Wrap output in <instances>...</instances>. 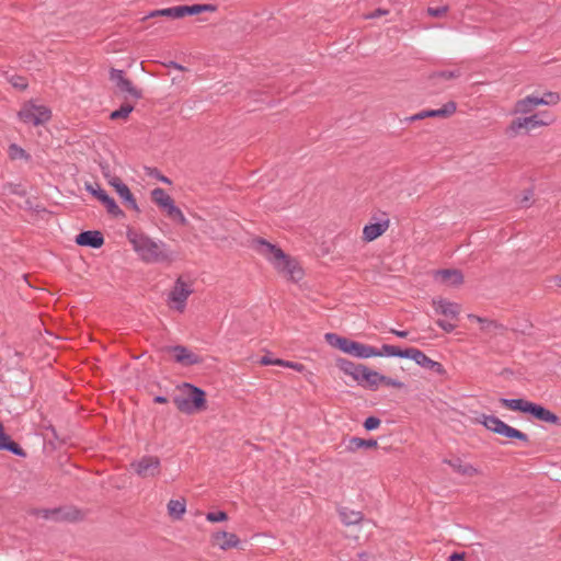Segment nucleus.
<instances>
[{
	"label": "nucleus",
	"mask_w": 561,
	"mask_h": 561,
	"mask_svg": "<svg viewBox=\"0 0 561 561\" xmlns=\"http://www.w3.org/2000/svg\"><path fill=\"white\" fill-rule=\"evenodd\" d=\"M449 561H465V554L463 553H453L449 557Z\"/></svg>",
	"instance_id": "nucleus-49"
},
{
	"label": "nucleus",
	"mask_w": 561,
	"mask_h": 561,
	"mask_svg": "<svg viewBox=\"0 0 561 561\" xmlns=\"http://www.w3.org/2000/svg\"><path fill=\"white\" fill-rule=\"evenodd\" d=\"M437 325L443 329L445 332H451L456 329V324L445 321V320H437Z\"/></svg>",
	"instance_id": "nucleus-45"
},
{
	"label": "nucleus",
	"mask_w": 561,
	"mask_h": 561,
	"mask_svg": "<svg viewBox=\"0 0 561 561\" xmlns=\"http://www.w3.org/2000/svg\"><path fill=\"white\" fill-rule=\"evenodd\" d=\"M472 422L481 424L492 433L501 435L507 439H518L525 443L528 442V437L525 433L512 427L496 416L481 414L474 417Z\"/></svg>",
	"instance_id": "nucleus-8"
},
{
	"label": "nucleus",
	"mask_w": 561,
	"mask_h": 561,
	"mask_svg": "<svg viewBox=\"0 0 561 561\" xmlns=\"http://www.w3.org/2000/svg\"><path fill=\"white\" fill-rule=\"evenodd\" d=\"M107 183L114 188L127 208L136 211L139 210L136 198L129 187L118 176H110Z\"/></svg>",
	"instance_id": "nucleus-17"
},
{
	"label": "nucleus",
	"mask_w": 561,
	"mask_h": 561,
	"mask_svg": "<svg viewBox=\"0 0 561 561\" xmlns=\"http://www.w3.org/2000/svg\"><path fill=\"white\" fill-rule=\"evenodd\" d=\"M295 362L284 360L280 359L278 363V366L286 367V368H293Z\"/></svg>",
	"instance_id": "nucleus-50"
},
{
	"label": "nucleus",
	"mask_w": 561,
	"mask_h": 561,
	"mask_svg": "<svg viewBox=\"0 0 561 561\" xmlns=\"http://www.w3.org/2000/svg\"><path fill=\"white\" fill-rule=\"evenodd\" d=\"M388 13H389V11H388V10H385V9H377V10H375L374 12L366 14L364 18H365L366 20L377 19V18H380V16L387 15Z\"/></svg>",
	"instance_id": "nucleus-46"
},
{
	"label": "nucleus",
	"mask_w": 561,
	"mask_h": 561,
	"mask_svg": "<svg viewBox=\"0 0 561 561\" xmlns=\"http://www.w3.org/2000/svg\"><path fill=\"white\" fill-rule=\"evenodd\" d=\"M58 518L67 519V520H77L82 517L80 511L75 508L62 510L58 512Z\"/></svg>",
	"instance_id": "nucleus-38"
},
{
	"label": "nucleus",
	"mask_w": 561,
	"mask_h": 561,
	"mask_svg": "<svg viewBox=\"0 0 561 561\" xmlns=\"http://www.w3.org/2000/svg\"><path fill=\"white\" fill-rule=\"evenodd\" d=\"M154 402H157V403H165L167 402V398H164V397H156L154 398Z\"/></svg>",
	"instance_id": "nucleus-55"
},
{
	"label": "nucleus",
	"mask_w": 561,
	"mask_h": 561,
	"mask_svg": "<svg viewBox=\"0 0 561 561\" xmlns=\"http://www.w3.org/2000/svg\"><path fill=\"white\" fill-rule=\"evenodd\" d=\"M10 82L14 88L20 90H24L27 87V82L23 77H13Z\"/></svg>",
	"instance_id": "nucleus-43"
},
{
	"label": "nucleus",
	"mask_w": 561,
	"mask_h": 561,
	"mask_svg": "<svg viewBox=\"0 0 561 561\" xmlns=\"http://www.w3.org/2000/svg\"><path fill=\"white\" fill-rule=\"evenodd\" d=\"M84 187L100 203L103 204V206L106 208L108 214H111L114 217L124 216L123 210L118 207V205L115 203V201L110 195H107V193L99 184L85 183Z\"/></svg>",
	"instance_id": "nucleus-15"
},
{
	"label": "nucleus",
	"mask_w": 561,
	"mask_h": 561,
	"mask_svg": "<svg viewBox=\"0 0 561 561\" xmlns=\"http://www.w3.org/2000/svg\"><path fill=\"white\" fill-rule=\"evenodd\" d=\"M324 339L331 346L357 358H371L379 355L376 347L340 336L336 333H325Z\"/></svg>",
	"instance_id": "nucleus-5"
},
{
	"label": "nucleus",
	"mask_w": 561,
	"mask_h": 561,
	"mask_svg": "<svg viewBox=\"0 0 561 561\" xmlns=\"http://www.w3.org/2000/svg\"><path fill=\"white\" fill-rule=\"evenodd\" d=\"M209 543L213 548L228 551L232 549H241L242 541L234 533L225 529H216L209 537Z\"/></svg>",
	"instance_id": "nucleus-14"
},
{
	"label": "nucleus",
	"mask_w": 561,
	"mask_h": 561,
	"mask_svg": "<svg viewBox=\"0 0 561 561\" xmlns=\"http://www.w3.org/2000/svg\"><path fill=\"white\" fill-rule=\"evenodd\" d=\"M164 350L173 355L176 363L183 366H192L202 363V358L197 354L184 346H168Z\"/></svg>",
	"instance_id": "nucleus-20"
},
{
	"label": "nucleus",
	"mask_w": 561,
	"mask_h": 561,
	"mask_svg": "<svg viewBox=\"0 0 561 561\" xmlns=\"http://www.w3.org/2000/svg\"><path fill=\"white\" fill-rule=\"evenodd\" d=\"M444 463L448 465L456 473L462 477L473 478L481 473L478 468L459 457L446 458L444 459Z\"/></svg>",
	"instance_id": "nucleus-21"
},
{
	"label": "nucleus",
	"mask_w": 561,
	"mask_h": 561,
	"mask_svg": "<svg viewBox=\"0 0 561 561\" xmlns=\"http://www.w3.org/2000/svg\"><path fill=\"white\" fill-rule=\"evenodd\" d=\"M468 319L478 323L480 325V330L483 332H486V333L492 332L499 328V325L495 321L488 319V318H482V317L470 313V314H468Z\"/></svg>",
	"instance_id": "nucleus-30"
},
{
	"label": "nucleus",
	"mask_w": 561,
	"mask_h": 561,
	"mask_svg": "<svg viewBox=\"0 0 561 561\" xmlns=\"http://www.w3.org/2000/svg\"><path fill=\"white\" fill-rule=\"evenodd\" d=\"M378 353H379V355L377 357L393 356V357L407 358L408 348L402 351L393 345H383L381 347V350H378Z\"/></svg>",
	"instance_id": "nucleus-33"
},
{
	"label": "nucleus",
	"mask_w": 561,
	"mask_h": 561,
	"mask_svg": "<svg viewBox=\"0 0 561 561\" xmlns=\"http://www.w3.org/2000/svg\"><path fill=\"white\" fill-rule=\"evenodd\" d=\"M133 472L141 479H156L162 472L161 460L154 455H144L130 462Z\"/></svg>",
	"instance_id": "nucleus-11"
},
{
	"label": "nucleus",
	"mask_w": 561,
	"mask_h": 561,
	"mask_svg": "<svg viewBox=\"0 0 561 561\" xmlns=\"http://www.w3.org/2000/svg\"><path fill=\"white\" fill-rule=\"evenodd\" d=\"M432 306L437 314L444 316L450 320H457L462 310L460 304L445 298L433 299Z\"/></svg>",
	"instance_id": "nucleus-18"
},
{
	"label": "nucleus",
	"mask_w": 561,
	"mask_h": 561,
	"mask_svg": "<svg viewBox=\"0 0 561 561\" xmlns=\"http://www.w3.org/2000/svg\"><path fill=\"white\" fill-rule=\"evenodd\" d=\"M336 366L341 371H343L345 375H348L353 378L354 381H357L359 374L364 367L362 364H355L348 359L345 358H339L336 360Z\"/></svg>",
	"instance_id": "nucleus-27"
},
{
	"label": "nucleus",
	"mask_w": 561,
	"mask_h": 561,
	"mask_svg": "<svg viewBox=\"0 0 561 561\" xmlns=\"http://www.w3.org/2000/svg\"><path fill=\"white\" fill-rule=\"evenodd\" d=\"M76 242L79 245L100 248L104 243V239L99 231H84L77 236Z\"/></svg>",
	"instance_id": "nucleus-25"
},
{
	"label": "nucleus",
	"mask_w": 561,
	"mask_h": 561,
	"mask_svg": "<svg viewBox=\"0 0 561 561\" xmlns=\"http://www.w3.org/2000/svg\"><path fill=\"white\" fill-rule=\"evenodd\" d=\"M217 7L210 3L206 4H193V5H176L160 10L151 11L148 15L144 16L141 21H147L153 18H170V19H182L186 15H196L203 12H215Z\"/></svg>",
	"instance_id": "nucleus-9"
},
{
	"label": "nucleus",
	"mask_w": 561,
	"mask_h": 561,
	"mask_svg": "<svg viewBox=\"0 0 561 561\" xmlns=\"http://www.w3.org/2000/svg\"><path fill=\"white\" fill-rule=\"evenodd\" d=\"M500 404L511 411L522 412L525 414H530L536 420L547 422V423H557L558 416L545 409L543 407L533 403L525 399H500Z\"/></svg>",
	"instance_id": "nucleus-6"
},
{
	"label": "nucleus",
	"mask_w": 561,
	"mask_h": 561,
	"mask_svg": "<svg viewBox=\"0 0 561 561\" xmlns=\"http://www.w3.org/2000/svg\"><path fill=\"white\" fill-rule=\"evenodd\" d=\"M170 67H172L174 69H178V70H181V71L185 70V68L183 66H181V65H179L176 62H171Z\"/></svg>",
	"instance_id": "nucleus-53"
},
{
	"label": "nucleus",
	"mask_w": 561,
	"mask_h": 561,
	"mask_svg": "<svg viewBox=\"0 0 561 561\" xmlns=\"http://www.w3.org/2000/svg\"><path fill=\"white\" fill-rule=\"evenodd\" d=\"M448 11H449L448 5H442V7H438V8L428 7L427 10H426V13L430 16L442 19V18H445L447 15Z\"/></svg>",
	"instance_id": "nucleus-40"
},
{
	"label": "nucleus",
	"mask_w": 561,
	"mask_h": 561,
	"mask_svg": "<svg viewBox=\"0 0 561 561\" xmlns=\"http://www.w3.org/2000/svg\"><path fill=\"white\" fill-rule=\"evenodd\" d=\"M162 211L165 213V215L181 224V225H186L187 220L184 216V214L182 213V210L175 205L174 201L172 199L171 202H169L164 207L160 208Z\"/></svg>",
	"instance_id": "nucleus-29"
},
{
	"label": "nucleus",
	"mask_w": 561,
	"mask_h": 561,
	"mask_svg": "<svg viewBox=\"0 0 561 561\" xmlns=\"http://www.w3.org/2000/svg\"><path fill=\"white\" fill-rule=\"evenodd\" d=\"M192 293L193 283L184 277H179L169 293V307L178 312H183Z\"/></svg>",
	"instance_id": "nucleus-12"
},
{
	"label": "nucleus",
	"mask_w": 561,
	"mask_h": 561,
	"mask_svg": "<svg viewBox=\"0 0 561 561\" xmlns=\"http://www.w3.org/2000/svg\"><path fill=\"white\" fill-rule=\"evenodd\" d=\"M379 425H380V420L378 417H375V416H369L364 422V427L367 431L376 430V428L379 427Z\"/></svg>",
	"instance_id": "nucleus-42"
},
{
	"label": "nucleus",
	"mask_w": 561,
	"mask_h": 561,
	"mask_svg": "<svg viewBox=\"0 0 561 561\" xmlns=\"http://www.w3.org/2000/svg\"><path fill=\"white\" fill-rule=\"evenodd\" d=\"M168 515L173 520H180L186 513V500L184 497L172 499L167 504Z\"/></svg>",
	"instance_id": "nucleus-26"
},
{
	"label": "nucleus",
	"mask_w": 561,
	"mask_h": 561,
	"mask_svg": "<svg viewBox=\"0 0 561 561\" xmlns=\"http://www.w3.org/2000/svg\"><path fill=\"white\" fill-rule=\"evenodd\" d=\"M18 115L23 123L43 125L50 119L51 112L44 105L27 102L23 104Z\"/></svg>",
	"instance_id": "nucleus-13"
},
{
	"label": "nucleus",
	"mask_w": 561,
	"mask_h": 561,
	"mask_svg": "<svg viewBox=\"0 0 561 561\" xmlns=\"http://www.w3.org/2000/svg\"><path fill=\"white\" fill-rule=\"evenodd\" d=\"M389 228V221L366 225L363 229V239L371 242L382 236Z\"/></svg>",
	"instance_id": "nucleus-24"
},
{
	"label": "nucleus",
	"mask_w": 561,
	"mask_h": 561,
	"mask_svg": "<svg viewBox=\"0 0 561 561\" xmlns=\"http://www.w3.org/2000/svg\"><path fill=\"white\" fill-rule=\"evenodd\" d=\"M433 276L438 285L448 288H458L463 283V275L459 270H438Z\"/></svg>",
	"instance_id": "nucleus-19"
},
{
	"label": "nucleus",
	"mask_w": 561,
	"mask_h": 561,
	"mask_svg": "<svg viewBox=\"0 0 561 561\" xmlns=\"http://www.w3.org/2000/svg\"><path fill=\"white\" fill-rule=\"evenodd\" d=\"M390 332L392 334L399 336V337H407L408 336V332L407 331H398V330L391 329Z\"/></svg>",
	"instance_id": "nucleus-51"
},
{
	"label": "nucleus",
	"mask_w": 561,
	"mask_h": 561,
	"mask_svg": "<svg viewBox=\"0 0 561 561\" xmlns=\"http://www.w3.org/2000/svg\"><path fill=\"white\" fill-rule=\"evenodd\" d=\"M407 358H410L414 360L417 365L432 369L435 371H442V365L433 359H431L426 354H424L422 351L411 347L408 348V356Z\"/></svg>",
	"instance_id": "nucleus-23"
},
{
	"label": "nucleus",
	"mask_w": 561,
	"mask_h": 561,
	"mask_svg": "<svg viewBox=\"0 0 561 561\" xmlns=\"http://www.w3.org/2000/svg\"><path fill=\"white\" fill-rule=\"evenodd\" d=\"M428 114V110H424V111H421L416 114H414L411 119L412 121H420V119H424V118H430V115Z\"/></svg>",
	"instance_id": "nucleus-48"
},
{
	"label": "nucleus",
	"mask_w": 561,
	"mask_h": 561,
	"mask_svg": "<svg viewBox=\"0 0 561 561\" xmlns=\"http://www.w3.org/2000/svg\"><path fill=\"white\" fill-rule=\"evenodd\" d=\"M378 442L376 439H364L360 437H351L347 443V450L355 453L359 449H376Z\"/></svg>",
	"instance_id": "nucleus-28"
},
{
	"label": "nucleus",
	"mask_w": 561,
	"mask_h": 561,
	"mask_svg": "<svg viewBox=\"0 0 561 561\" xmlns=\"http://www.w3.org/2000/svg\"><path fill=\"white\" fill-rule=\"evenodd\" d=\"M560 96L556 92H545L542 94L533 93L520 100H518L514 107V114H530L539 105H552L558 104Z\"/></svg>",
	"instance_id": "nucleus-10"
},
{
	"label": "nucleus",
	"mask_w": 561,
	"mask_h": 561,
	"mask_svg": "<svg viewBox=\"0 0 561 561\" xmlns=\"http://www.w3.org/2000/svg\"><path fill=\"white\" fill-rule=\"evenodd\" d=\"M133 110L134 106L131 104H123L118 110L111 113V119H127Z\"/></svg>",
	"instance_id": "nucleus-37"
},
{
	"label": "nucleus",
	"mask_w": 561,
	"mask_h": 561,
	"mask_svg": "<svg viewBox=\"0 0 561 561\" xmlns=\"http://www.w3.org/2000/svg\"><path fill=\"white\" fill-rule=\"evenodd\" d=\"M556 115H550L547 112L534 114L526 117H517L513 119L506 128V135L516 137L522 133H529L536 128L547 126L554 122Z\"/></svg>",
	"instance_id": "nucleus-7"
},
{
	"label": "nucleus",
	"mask_w": 561,
	"mask_h": 561,
	"mask_svg": "<svg viewBox=\"0 0 561 561\" xmlns=\"http://www.w3.org/2000/svg\"><path fill=\"white\" fill-rule=\"evenodd\" d=\"M291 369H294V370H296V371L301 373V371H304V370H305V366H304L302 364H300V363H296V362H295V363H294V366H293V368H291Z\"/></svg>",
	"instance_id": "nucleus-52"
},
{
	"label": "nucleus",
	"mask_w": 561,
	"mask_h": 561,
	"mask_svg": "<svg viewBox=\"0 0 561 561\" xmlns=\"http://www.w3.org/2000/svg\"><path fill=\"white\" fill-rule=\"evenodd\" d=\"M252 248L273 266L277 274L287 280L298 283L304 278L305 271L300 263L278 245L262 238H255L252 241Z\"/></svg>",
	"instance_id": "nucleus-1"
},
{
	"label": "nucleus",
	"mask_w": 561,
	"mask_h": 561,
	"mask_svg": "<svg viewBox=\"0 0 561 561\" xmlns=\"http://www.w3.org/2000/svg\"><path fill=\"white\" fill-rule=\"evenodd\" d=\"M151 199L159 208H162L173 198L163 188L157 187L151 191Z\"/></svg>",
	"instance_id": "nucleus-32"
},
{
	"label": "nucleus",
	"mask_w": 561,
	"mask_h": 561,
	"mask_svg": "<svg viewBox=\"0 0 561 561\" xmlns=\"http://www.w3.org/2000/svg\"><path fill=\"white\" fill-rule=\"evenodd\" d=\"M206 520L209 523H221L228 520V515L224 511L209 512L206 514Z\"/></svg>",
	"instance_id": "nucleus-39"
},
{
	"label": "nucleus",
	"mask_w": 561,
	"mask_h": 561,
	"mask_svg": "<svg viewBox=\"0 0 561 561\" xmlns=\"http://www.w3.org/2000/svg\"><path fill=\"white\" fill-rule=\"evenodd\" d=\"M176 408L186 414H193L206 410V393L204 390L184 383L174 398Z\"/></svg>",
	"instance_id": "nucleus-4"
},
{
	"label": "nucleus",
	"mask_w": 561,
	"mask_h": 561,
	"mask_svg": "<svg viewBox=\"0 0 561 561\" xmlns=\"http://www.w3.org/2000/svg\"><path fill=\"white\" fill-rule=\"evenodd\" d=\"M459 76L457 71H439L433 73L430 79L433 81L434 84H438L442 81H448L456 79Z\"/></svg>",
	"instance_id": "nucleus-36"
},
{
	"label": "nucleus",
	"mask_w": 561,
	"mask_h": 561,
	"mask_svg": "<svg viewBox=\"0 0 561 561\" xmlns=\"http://www.w3.org/2000/svg\"><path fill=\"white\" fill-rule=\"evenodd\" d=\"M280 358H272L271 356H263L260 359L261 365H276L278 366Z\"/></svg>",
	"instance_id": "nucleus-47"
},
{
	"label": "nucleus",
	"mask_w": 561,
	"mask_h": 561,
	"mask_svg": "<svg viewBox=\"0 0 561 561\" xmlns=\"http://www.w3.org/2000/svg\"><path fill=\"white\" fill-rule=\"evenodd\" d=\"M9 156L13 160L27 159L26 152L21 147L16 146V145H11L9 147Z\"/></svg>",
	"instance_id": "nucleus-41"
},
{
	"label": "nucleus",
	"mask_w": 561,
	"mask_h": 561,
	"mask_svg": "<svg viewBox=\"0 0 561 561\" xmlns=\"http://www.w3.org/2000/svg\"><path fill=\"white\" fill-rule=\"evenodd\" d=\"M382 385L385 386H389V387H393V388H398V389H401L404 387V383L397 380V379H392V378H389L387 376H385V380H382Z\"/></svg>",
	"instance_id": "nucleus-44"
},
{
	"label": "nucleus",
	"mask_w": 561,
	"mask_h": 561,
	"mask_svg": "<svg viewBox=\"0 0 561 561\" xmlns=\"http://www.w3.org/2000/svg\"><path fill=\"white\" fill-rule=\"evenodd\" d=\"M342 522L345 525H356L363 519V515L359 512L343 510L340 512Z\"/></svg>",
	"instance_id": "nucleus-34"
},
{
	"label": "nucleus",
	"mask_w": 561,
	"mask_h": 561,
	"mask_svg": "<svg viewBox=\"0 0 561 561\" xmlns=\"http://www.w3.org/2000/svg\"><path fill=\"white\" fill-rule=\"evenodd\" d=\"M129 242L139 257L147 263H170L173 261V254L168 245L162 241H156L152 238L141 233H130Z\"/></svg>",
	"instance_id": "nucleus-3"
},
{
	"label": "nucleus",
	"mask_w": 561,
	"mask_h": 561,
	"mask_svg": "<svg viewBox=\"0 0 561 561\" xmlns=\"http://www.w3.org/2000/svg\"><path fill=\"white\" fill-rule=\"evenodd\" d=\"M110 79L121 93L126 94V98H131L134 100L141 98V91L137 89L128 78L125 77L122 70L112 69L110 72Z\"/></svg>",
	"instance_id": "nucleus-16"
},
{
	"label": "nucleus",
	"mask_w": 561,
	"mask_h": 561,
	"mask_svg": "<svg viewBox=\"0 0 561 561\" xmlns=\"http://www.w3.org/2000/svg\"><path fill=\"white\" fill-rule=\"evenodd\" d=\"M161 181L164 182V183H170V181L167 179V178H161Z\"/></svg>",
	"instance_id": "nucleus-56"
},
{
	"label": "nucleus",
	"mask_w": 561,
	"mask_h": 561,
	"mask_svg": "<svg viewBox=\"0 0 561 561\" xmlns=\"http://www.w3.org/2000/svg\"><path fill=\"white\" fill-rule=\"evenodd\" d=\"M0 449H8L16 455L21 454L19 446L11 442L10 437L4 433L2 426H0Z\"/></svg>",
	"instance_id": "nucleus-35"
},
{
	"label": "nucleus",
	"mask_w": 561,
	"mask_h": 561,
	"mask_svg": "<svg viewBox=\"0 0 561 561\" xmlns=\"http://www.w3.org/2000/svg\"><path fill=\"white\" fill-rule=\"evenodd\" d=\"M382 380H385L383 375L364 365L356 382L365 388L376 390L382 385Z\"/></svg>",
	"instance_id": "nucleus-22"
},
{
	"label": "nucleus",
	"mask_w": 561,
	"mask_h": 561,
	"mask_svg": "<svg viewBox=\"0 0 561 561\" xmlns=\"http://www.w3.org/2000/svg\"><path fill=\"white\" fill-rule=\"evenodd\" d=\"M252 248L273 266L277 274L287 280L298 283L304 278L305 271L300 263L278 245L262 238H255L252 241Z\"/></svg>",
	"instance_id": "nucleus-2"
},
{
	"label": "nucleus",
	"mask_w": 561,
	"mask_h": 561,
	"mask_svg": "<svg viewBox=\"0 0 561 561\" xmlns=\"http://www.w3.org/2000/svg\"><path fill=\"white\" fill-rule=\"evenodd\" d=\"M530 198H531V194H530V192H527V193L525 194V196H524V198H523L522 203H525V204H526V203H528V202L530 201Z\"/></svg>",
	"instance_id": "nucleus-54"
},
{
	"label": "nucleus",
	"mask_w": 561,
	"mask_h": 561,
	"mask_svg": "<svg viewBox=\"0 0 561 561\" xmlns=\"http://www.w3.org/2000/svg\"><path fill=\"white\" fill-rule=\"evenodd\" d=\"M457 110V105L455 102L450 101L447 102L445 105H443L440 108L437 110H428L430 117H449L451 116Z\"/></svg>",
	"instance_id": "nucleus-31"
}]
</instances>
